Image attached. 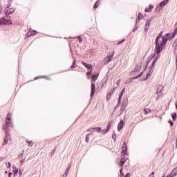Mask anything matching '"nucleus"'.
Instances as JSON below:
<instances>
[{"instance_id": "obj_1", "label": "nucleus", "mask_w": 177, "mask_h": 177, "mask_svg": "<svg viewBox=\"0 0 177 177\" xmlns=\"http://www.w3.org/2000/svg\"><path fill=\"white\" fill-rule=\"evenodd\" d=\"M175 37V35L172 34H165L162 35L161 33L156 40V47H155V50L156 53H160V52L162 51V49H164L165 46V44H167V41L168 39H172Z\"/></svg>"}, {"instance_id": "obj_2", "label": "nucleus", "mask_w": 177, "mask_h": 177, "mask_svg": "<svg viewBox=\"0 0 177 177\" xmlns=\"http://www.w3.org/2000/svg\"><path fill=\"white\" fill-rule=\"evenodd\" d=\"M125 154H127V144L124 142L122 145V152H121V161H120V166L122 167L125 164Z\"/></svg>"}, {"instance_id": "obj_3", "label": "nucleus", "mask_w": 177, "mask_h": 177, "mask_svg": "<svg viewBox=\"0 0 177 177\" xmlns=\"http://www.w3.org/2000/svg\"><path fill=\"white\" fill-rule=\"evenodd\" d=\"M2 24H12V21L10 20V17L6 16L0 19V26Z\"/></svg>"}, {"instance_id": "obj_4", "label": "nucleus", "mask_w": 177, "mask_h": 177, "mask_svg": "<svg viewBox=\"0 0 177 177\" xmlns=\"http://www.w3.org/2000/svg\"><path fill=\"white\" fill-rule=\"evenodd\" d=\"M114 56V53H113L111 56H107L104 59V64H109L111 62V58Z\"/></svg>"}, {"instance_id": "obj_5", "label": "nucleus", "mask_w": 177, "mask_h": 177, "mask_svg": "<svg viewBox=\"0 0 177 177\" xmlns=\"http://www.w3.org/2000/svg\"><path fill=\"white\" fill-rule=\"evenodd\" d=\"M124 125H125V122L123 120H121L120 122L118 125V131H121V129H122Z\"/></svg>"}, {"instance_id": "obj_6", "label": "nucleus", "mask_w": 177, "mask_h": 177, "mask_svg": "<svg viewBox=\"0 0 177 177\" xmlns=\"http://www.w3.org/2000/svg\"><path fill=\"white\" fill-rule=\"evenodd\" d=\"M96 91L95 83L91 84V97L95 95V92Z\"/></svg>"}, {"instance_id": "obj_7", "label": "nucleus", "mask_w": 177, "mask_h": 177, "mask_svg": "<svg viewBox=\"0 0 177 177\" xmlns=\"http://www.w3.org/2000/svg\"><path fill=\"white\" fill-rule=\"evenodd\" d=\"M162 91H164V87H162V86H159L156 91V95H161V93H162Z\"/></svg>"}, {"instance_id": "obj_8", "label": "nucleus", "mask_w": 177, "mask_h": 177, "mask_svg": "<svg viewBox=\"0 0 177 177\" xmlns=\"http://www.w3.org/2000/svg\"><path fill=\"white\" fill-rule=\"evenodd\" d=\"M14 12H15V8H7L6 10V15H10V14L13 13Z\"/></svg>"}, {"instance_id": "obj_9", "label": "nucleus", "mask_w": 177, "mask_h": 177, "mask_svg": "<svg viewBox=\"0 0 177 177\" xmlns=\"http://www.w3.org/2000/svg\"><path fill=\"white\" fill-rule=\"evenodd\" d=\"M160 57H161V56L160 55V54H158V53H157V55L156 57V59L152 62V67H154V66H156V63H157V60H158V59H160Z\"/></svg>"}, {"instance_id": "obj_10", "label": "nucleus", "mask_w": 177, "mask_h": 177, "mask_svg": "<svg viewBox=\"0 0 177 177\" xmlns=\"http://www.w3.org/2000/svg\"><path fill=\"white\" fill-rule=\"evenodd\" d=\"M125 93V88H123L119 95L118 103H121V99Z\"/></svg>"}, {"instance_id": "obj_11", "label": "nucleus", "mask_w": 177, "mask_h": 177, "mask_svg": "<svg viewBox=\"0 0 177 177\" xmlns=\"http://www.w3.org/2000/svg\"><path fill=\"white\" fill-rule=\"evenodd\" d=\"M83 66H84V67H86L88 70H92L93 66H92L91 64H86L85 62H82Z\"/></svg>"}, {"instance_id": "obj_12", "label": "nucleus", "mask_w": 177, "mask_h": 177, "mask_svg": "<svg viewBox=\"0 0 177 177\" xmlns=\"http://www.w3.org/2000/svg\"><path fill=\"white\" fill-rule=\"evenodd\" d=\"M150 28V20H147L145 24V30L147 31Z\"/></svg>"}, {"instance_id": "obj_13", "label": "nucleus", "mask_w": 177, "mask_h": 177, "mask_svg": "<svg viewBox=\"0 0 177 177\" xmlns=\"http://www.w3.org/2000/svg\"><path fill=\"white\" fill-rule=\"evenodd\" d=\"M11 118H12V115L8 114V115H7V118H6V122L7 125H9V124H10V120H11Z\"/></svg>"}, {"instance_id": "obj_14", "label": "nucleus", "mask_w": 177, "mask_h": 177, "mask_svg": "<svg viewBox=\"0 0 177 177\" xmlns=\"http://www.w3.org/2000/svg\"><path fill=\"white\" fill-rule=\"evenodd\" d=\"M12 172L14 174V176H16V175H17V174L19 172V169H17V168H16V166H12Z\"/></svg>"}, {"instance_id": "obj_15", "label": "nucleus", "mask_w": 177, "mask_h": 177, "mask_svg": "<svg viewBox=\"0 0 177 177\" xmlns=\"http://www.w3.org/2000/svg\"><path fill=\"white\" fill-rule=\"evenodd\" d=\"M169 2V0H165L163 1H162L160 3V8H164V6H165Z\"/></svg>"}, {"instance_id": "obj_16", "label": "nucleus", "mask_w": 177, "mask_h": 177, "mask_svg": "<svg viewBox=\"0 0 177 177\" xmlns=\"http://www.w3.org/2000/svg\"><path fill=\"white\" fill-rule=\"evenodd\" d=\"M140 70H142V66L138 65L134 69V73H139L140 71Z\"/></svg>"}, {"instance_id": "obj_17", "label": "nucleus", "mask_w": 177, "mask_h": 177, "mask_svg": "<svg viewBox=\"0 0 177 177\" xmlns=\"http://www.w3.org/2000/svg\"><path fill=\"white\" fill-rule=\"evenodd\" d=\"M173 176H177V167H175L170 173Z\"/></svg>"}, {"instance_id": "obj_18", "label": "nucleus", "mask_w": 177, "mask_h": 177, "mask_svg": "<svg viewBox=\"0 0 177 177\" xmlns=\"http://www.w3.org/2000/svg\"><path fill=\"white\" fill-rule=\"evenodd\" d=\"M153 8H154V7H153V6L150 5V6H149V9L145 8V12H151V10H153Z\"/></svg>"}, {"instance_id": "obj_19", "label": "nucleus", "mask_w": 177, "mask_h": 177, "mask_svg": "<svg viewBox=\"0 0 177 177\" xmlns=\"http://www.w3.org/2000/svg\"><path fill=\"white\" fill-rule=\"evenodd\" d=\"M37 34V32L35 30L30 31L28 32V37H31V35H35Z\"/></svg>"}, {"instance_id": "obj_20", "label": "nucleus", "mask_w": 177, "mask_h": 177, "mask_svg": "<svg viewBox=\"0 0 177 177\" xmlns=\"http://www.w3.org/2000/svg\"><path fill=\"white\" fill-rule=\"evenodd\" d=\"M95 129V131H96L97 132H102V128L101 127H94L93 129H91V130Z\"/></svg>"}, {"instance_id": "obj_21", "label": "nucleus", "mask_w": 177, "mask_h": 177, "mask_svg": "<svg viewBox=\"0 0 177 177\" xmlns=\"http://www.w3.org/2000/svg\"><path fill=\"white\" fill-rule=\"evenodd\" d=\"M70 171V167H68L64 173V174L63 175V177H67V175H68V172Z\"/></svg>"}, {"instance_id": "obj_22", "label": "nucleus", "mask_w": 177, "mask_h": 177, "mask_svg": "<svg viewBox=\"0 0 177 177\" xmlns=\"http://www.w3.org/2000/svg\"><path fill=\"white\" fill-rule=\"evenodd\" d=\"M99 5H100V0L97 1L96 3L94 4V9H97V8H98Z\"/></svg>"}, {"instance_id": "obj_23", "label": "nucleus", "mask_w": 177, "mask_h": 177, "mask_svg": "<svg viewBox=\"0 0 177 177\" xmlns=\"http://www.w3.org/2000/svg\"><path fill=\"white\" fill-rule=\"evenodd\" d=\"M98 75H99V73H97V75H92V80H93V81H96V80H97V77H98Z\"/></svg>"}, {"instance_id": "obj_24", "label": "nucleus", "mask_w": 177, "mask_h": 177, "mask_svg": "<svg viewBox=\"0 0 177 177\" xmlns=\"http://www.w3.org/2000/svg\"><path fill=\"white\" fill-rule=\"evenodd\" d=\"M171 118H173L174 121L176 120V114L175 113H171Z\"/></svg>"}, {"instance_id": "obj_25", "label": "nucleus", "mask_w": 177, "mask_h": 177, "mask_svg": "<svg viewBox=\"0 0 177 177\" xmlns=\"http://www.w3.org/2000/svg\"><path fill=\"white\" fill-rule=\"evenodd\" d=\"M144 113H145V114H149V113H150V109H145L144 110Z\"/></svg>"}, {"instance_id": "obj_26", "label": "nucleus", "mask_w": 177, "mask_h": 177, "mask_svg": "<svg viewBox=\"0 0 177 177\" xmlns=\"http://www.w3.org/2000/svg\"><path fill=\"white\" fill-rule=\"evenodd\" d=\"M138 19H140V20H142V19H143V15H142V13L138 14Z\"/></svg>"}, {"instance_id": "obj_27", "label": "nucleus", "mask_w": 177, "mask_h": 177, "mask_svg": "<svg viewBox=\"0 0 177 177\" xmlns=\"http://www.w3.org/2000/svg\"><path fill=\"white\" fill-rule=\"evenodd\" d=\"M110 129H111V124H109L108 126H107V131H109Z\"/></svg>"}, {"instance_id": "obj_28", "label": "nucleus", "mask_w": 177, "mask_h": 177, "mask_svg": "<svg viewBox=\"0 0 177 177\" xmlns=\"http://www.w3.org/2000/svg\"><path fill=\"white\" fill-rule=\"evenodd\" d=\"M107 132H109V131L106 130H101V133H102L103 135H104V133H107Z\"/></svg>"}, {"instance_id": "obj_29", "label": "nucleus", "mask_w": 177, "mask_h": 177, "mask_svg": "<svg viewBox=\"0 0 177 177\" xmlns=\"http://www.w3.org/2000/svg\"><path fill=\"white\" fill-rule=\"evenodd\" d=\"M142 74H143V73H141L140 74V75L136 76V77H134L131 78V80H136V78H139V77H140V75H142Z\"/></svg>"}, {"instance_id": "obj_30", "label": "nucleus", "mask_w": 177, "mask_h": 177, "mask_svg": "<svg viewBox=\"0 0 177 177\" xmlns=\"http://www.w3.org/2000/svg\"><path fill=\"white\" fill-rule=\"evenodd\" d=\"M154 171L151 172V174H149L148 177H154Z\"/></svg>"}, {"instance_id": "obj_31", "label": "nucleus", "mask_w": 177, "mask_h": 177, "mask_svg": "<svg viewBox=\"0 0 177 177\" xmlns=\"http://www.w3.org/2000/svg\"><path fill=\"white\" fill-rule=\"evenodd\" d=\"M8 143V139L5 138L4 142H3V145H6Z\"/></svg>"}, {"instance_id": "obj_32", "label": "nucleus", "mask_w": 177, "mask_h": 177, "mask_svg": "<svg viewBox=\"0 0 177 177\" xmlns=\"http://www.w3.org/2000/svg\"><path fill=\"white\" fill-rule=\"evenodd\" d=\"M79 42H82V38L81 37H78Z\"/></svg>"}, {"instance_id": "obj_33", "label": "nucleus", "mask_w": 177, "mask_h": 177, "mask_svg": "<svg viewBox=\"0 0 177 177\" xmlns=\"http://www.w3.org/2000/svg\"><path fill=\"white\" fill-rule=\"evenodd\" d=\"M91 74H92V71L86 73V75H91Z\"/></svg>"}, {"instance_id": "obj_34", "label": "nucleus", "mask_w": 177, "mask_h": 177, "mask_svg": "<svg viewBox=\"0 0 177 177\" xmlns=\"http://www.w3.org/2000/svg\"><path fill=\"white\" fill-rule=\"evenodd\" d=\"M149 76V75H147V76L142 79V81H146V80H147V77Z\"/></svg>"}, {"instance_id": "obj_35", "label": "nucleus", "mask_w": 177, "mask_h": 177, "mask_svg": "<svg viewBox=\"0 0 177 177\" xmlns=\"http://www.w3.org/2000/svg\"><path fill=\"white\" fill-rule=\"evenodd\" d=\"M166 177H174L170 173L169 175H167Z\"/></svg>"}, {"instance_id": "obj_36", "label": "nucleus", "mask_w": 177, "mask_h": 177, "mask_svg": "<svg viewBox=\"0 0 177 177\" xmlns=\"http://www.w3.org/2000/svg\"><path fill=\"white\" fill-rule=\"evenodd\" d=\"M124 41H125V39H123L122 41H119V45L122 44V42H124Z\"/></svg>"}, {"instance_id": "obj_37", "label": "nucleus", "mask_w": 177, "mask_h": 177, "mask_svg": "<svg viewBox=\"0 0 177 177\" xmlns=\"http://www.w3.org/2000/svg\"><path fill=\"white\" fill-rule=\"evenodd\" d=\"M29 146H32V142H28Z\"/></svg>"}, {"instance_id": "obj_38", "label": "nucleus", "mask_w": 177, "mask_h": 177, "mask_svg": "<svg viewBox=\"0 0 177 177\" xmlns=\"http://www.w3.org/2000/svg\"><path fill=\"white\" fill-rule=\"evenodd\" d=\"M125 177H131V174H127Z\"/></svg>"}, {"instance_id": "obj_39", "label": "nucleus", "mask_w": 177, "mask_h": 177, "mask_svg": "<svg viewBox=\"0 0 177 177\" xmlns=\"http://www.w3.org/2000/svg\"><path fill=\"white\" fill-rule=\"evenodd\" d=\"M121 109H122V111H124V110H125V106H122Z\"/></svg>"}, {"instance_id": "obj_40", "label": "nucleus", "mask_w": 177, "mask_h": 177, "mask_svg": "<svg viewBox=\"0 0 177 177\" xmlns=\"http://www.w3.org/2000/svg\"><path fill=\"white\" fill-rule=\"evenodd\" d=\"M120 174L122 175V176H124V173L122 172V170H120Z\"/></svg>"}, {"instance_id": "obj_41", "label": "nucleus", "mask_w": 177, "mask_h": 177, "mask_svg": "<svg viewBox=\"0 0 177 177\" xmlns=\"http://www.w3.org/2000/svg\"><path fill=\"white\" fill-rule=\"evenodd\" d=\"M12 176V172H10L9 174H8V177H11Z\"/></svg>"}, {"instance_id": "obj_42", "label": "nucleus", "mask_w": 177, "mask_h": 177, "mask_svg": "<svg viewBox=\"0 0 177 177\" xmlns=\"http://www.w3.org/2000/svg\"><path fill=\"white\" fill-rule=\"evenodd\" d=\"M74 64H75V60H74V64H73V65L71 66L72 68L75 67V66H74Z\"/></svg>"}, {"instance_id": "obj_43", "label": "nucleus", "mask_w": 177, "mask_h": 177, "mask_svg": "<svg viewBox=\"0 0 177 177\" xmlns=\"http://www.w3.org/2000/svg\"><path fill=\"white\" fill-rule=\"evenodd\" d=\"M11 166L10 162H8V168H10Z\"/></svg>"}, {"instance_id": "obj_44", "label": "nucleus", "mask_w": 177, "mask_h": 177, "mask_svg": "<svg viewBox=\"0 0 177 177\" xmlns=\"http://www.w3.org/2000/svg\"><path fill=\"white\" fill-rule=\"evenodd\" d=\"M170 124H171V127H172L174 125V122H170Z\"/></svg>"}, {"instance_id": "obj_45", "label": "nucleus", "mask_w": 177, "mask_h": 177, "mask_svg": "<svg viewBox=\"0 0 177 177\" xmlns=\"http://www.w3.org/2000/svg\"><path fill=\"white\" fill-rule=\"evenodd\" d=\"M2 13V9L0 8V15Z\"/></svg>"}, {"instance_id": "obj_46", "label": "nucleus", "mask_w": 177, "mask_h": 177, "mask_svg": "<svg viewBox=\"0 0 177 177\" xmlns=\"http://www.w3.org/2000/svg\"><path fill=\"white\" fill-rule=\"evenodd\" d=\"M107 100H109V95H107Z\"/></svg>"}, {"instance_id": "obj_47", "label": "nucleus", "mask_w": 177, "mask_h": 177, "mask_svg": "<svg viewBox=\"0 0 177 177\" xmlns=\"http://www.w3.org/2000/svg\"><path fill=\"white\" fill-rule=\"evenodd\" d=\"M176 66H177V57H176Z\"/></svg>"}, {"instance_id": "obj_48", "label": "nucleus", "mask_w": 177, "mask_h": 177, "mask_svg": "<svg viewBox=\"0 0 177 177\" xmlns=\"http://www.w3.org/2000/svg\"><path fill=\"white\" fill-rule=\"evenodd\" d=\"M5 174H8V171H5Z\"/></svg>"}, {"instance_id": "obj_49", "label": "nucleus", "mask_w": 177, "mask_h": 177, "mask_svg": "<svg viewBox=\"0 0 177 177\" xmlns=\"http://www.w3.org/2000/svg\"><path fill=\"white\" fill-rule=\"evenodd\" d=\"M109 96H111V93L109 94Z\"/></svg>"}, {"instance_id": "obj_50", "label": "nucleus", "mask_w": 177, "mask_h": 177, "mask_svg": "<svg viewBox=\"0 0 177 177\" xmlns=\"http://www.w3.org/2000/svg\"><path fill=\"white\" fill-rule=\"evenodd\" d=\"M86 142H88V138H86Z\"/></svg>"}, {"instance_id": "obj_51", "label": "nucleus", "mask_w": 177, "mask_h": 177, "mask_svg": "<svg viewBox=\"0 0 177 177\" xmlns=\"http://www.w3.org/2000/svg\"><path fill=\"white\" fill-rule=\"evenodd\" d=\"M88 79L89 80V77H88Z\"/></svg>"}, {"instance_id": "obj_52", "label": "nucleus", "mask_w": 177, "mask_h": 177, "mask_svg": "<svg viewBox=\"0 0 177 177\" xmlns=\"http://www.w3.org/2000/svg\"><path fill=\"white\" fill-rule=\"evenodd\" d=\"M162 177H165V176H162Z\"/></svg>"}]
</instances>
